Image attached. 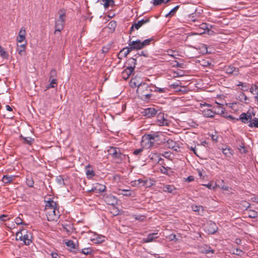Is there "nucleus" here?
Here are the masks:
<instances>
[{
    "label": "nucleus",
    "mask_w": 258,
    "mask_h": 258,
    "mask_svg": "<svg viewBox=\"0 0 258 258\" xmlns=\"http://www.w3.org/2000/svg\"><path fill=\"white\" fill-rule=\"evenodd\" d=\"M152 91H153L152 85L150 86L144 82H142L138 85L137 93L142 99H149L152 96L151 92Z\"/></svg>",
    "instance_id": "nucleus-1"
},
{
    "label": "nucleus",
    "mask_w": 258,
    "mask_h": 258,
    "mask_svg": "<svg viewBox=\"0 0 258 258\" xmlns=\"http://www.w3.org/2000/svg\"><path fill=\"white\" fill-rule=\"evenodd\" d=\"M153 40L152 38L147 39L143 41L138 39L135 41H129L128 46L132 50H139L144 48L145 46L150 45L151 42Z\"/></svg>",
    "instance_id": "nucleus-2"
},
{
    "label": "nucleus",
    "mask_w": 258,
    "mask_h": 258,
    "mask_svg": "<svg viewBox=\"0 0 258 258\" xmlns=\"http://www.w3.org/2000/svg\"><path fill=\"white\" fill-rule=\"evenodd\" d=\"M121 150L119 148L110 147L108 150V152L109 155L112 156L116 162L120 163L125 157V155L122 154Z\"/></svg>",
    "instance_id": "nucleus-3"
},
{
    "label": "nucleus",
    "mask_w": 258,
    "mask_h": 258,
    "mask_svg": "<svg viewBox=\"0 0 258 258\" xmlns=\"http://www.w3.org/2000/svg\"><path fill=\"white\" fill-rule=\"evenodd\" d=\"M59 18L56 20L55 24V30L54 33L57 32H60L63 28L65 23V11L63 10H60L58 11Z\"/></svg>",
    "instance_id": "nucleus-4"
},
{
    "label": "nucleus",
    "mask_w": 258,
    "mask_h": 258,
    "mask_svg": "<svg viewBox=\"0 0 258 258\" xmlns=\"http://www.w3.org/2000/svg\"><path fill=\"white\" fill-rule=\"evenodd\" d=\"M160 135H162V134L158 132H155L149 134H145L143 136V139L144 141L146 140H148V148H150L154 145L155 142L160 141Z\"/></svg>",
    "instance_id": "nucleus-5"
},
{
    "label": "nucleus",
    "mask_w": 258,
    "mask_h": 258,
    "mask_svg": "<svg viewBox=\"0 0 258 258\" xmlns=\"http://www.w3.org/2000/svg\"><path fill=\"white\" fill-rule=\"evenodd\" d=\"M45 212L48 221H56L59 218L60 213L58 211V209L54 208V209H52L48 208H45Z\"/></svg>",
    "instance_id": "nucleus-6"
},
{
    "label": "nucleus",
    "mask_w": 258,
    "mask_h": 258,
    "mask_svg": "<svg viewBox=\"0 0 258 258\" xmlns=\"http://www.w3.org/2000/svg\"><path fill=\"white\" fill-rule=\"evenodd\" d=\"M103 199L104 201L107 204L114 206L117 204L116 198L111 194H105L103 195Z\"/></svg>",
    "instance_id": "nucleus-7"
},
{
    "label": "nucleus",
    "mask_w": 258,
    "mask_h": 258,
    "mask_svg": "<svg viewBox=\"0 0 258 258\" xmlns=\"http://www.w3.org/2000/svg\"><path fill=\"white\" fill-rule=\"evenodd\" d=\"M157 122L159 126H168L169 122L164 117V114L160 112L157 116Z\"/></svg>",
    "instance_id": "nucleus-8"
},
{
    "label": "nucleus",
    "mask_w": 258,
    "mask_h": 258,
    "mask_svg": "<svg viewBox=\"0 0 258 258\" xmlns=\"http://www.w3.org/2000/svg\"><path fill=\"white\" fill-rule=\"evenodd\" d=\"M137 62L136 57H132L127 59L125 63V67L126 69L129 70L128 72H133L134 71L136 64Z\"/></svg>",
    "instance_id": "nucleus-9"
},
{
    "label": "nucleus",
    "mask_w": 258,
    "mask_h": 258,
    "mask_svg": "<svg viewBox=\"0 0 258 258\" xmlns=\"http://www.w3.org/2000/svg\"><path fill=\"white\" fill-rule=\"evenodd\" d=\"M252 118L251 115L250 113H242L239 116V118L236 119V121L239 120H241L242 122L246 123L249 122L250 123V120Z\"/></svg>",
    "instance_id": "nucleus-10"
},
{
    "label": "nucleus",
    "mask_w": 258,
    "mask_h": 258,
    "mask_svg": "<svg viewBox=\"0 0 258 258\" xmlns=\"http://www.w3.org/2000/svg\"><path fill=\"white\" fill-rule=\"evenodd\" d=\"M164 144L165 146L167 147L172 149L174 151H177L179 148V146L177 145V144L173 140L171 139H168L167 140H164Z\"/></svg>",
    "instance_id": "nucleus-11"
},
{
    "label": "nucleus",
    "mask_w": 258,
    "mask_h": 258,
    "mask_svg": "<svg viewBox=\"0 0 258 258\" xmlns=\"http://www.w3.org/2000/svg\"><path fill=\"white\" fill-rule=\"evenodd\" d=\"M144 116L147 118L154 116L157 113V110L154 108H148L145 109L143 112Z\"/></svg>",
    "instance_id": "nucleus-12"
},
{
    "label": "nucleus",
    "mask_w": 258,
    "mask_h": 258,
    "mask_svg": "<svg viewBox=\"0 0 258 258\" xmlns=\"http://www.w3.org/2000/svg\"><path fill=\"white\" fill-rule=\"evenodd\" d=\"M22 241L25 245H30L32 242V236L31 233L26 231V233L24 234L23 236Z\"/></svg>",
    "instance_id": "nucleus-13"
},
{
    "label": "nucleus",
    "mask_w": 258,
    "mask_h": 258,
    "mask_svg": "<svg viewBox=\"0 0 258 258\" xmlns=\"http://www.w3.org/2000/svg\"><path fill=\"white\" fill-rule=\"evenodd\" d=\"M26 31L24 27H22L19 32L18 36L17 38V41L19 43H21L26 39Z\"/></svg>",
    "instance_id": "nucleus-14"
},
{
    "label": "nucleus",
    "mask_w": 258,
    "mask_h": 258,
    "mask_svg": "<svg viewBox=\"0 0 258 258\" xmlns=\"http://www.w3.org/2000/svg\"><path fill=\"white\" fill-rule=\"evenodd\" d=\"M218 229V227L214 222L210 221L207 226V230L209 234L215 233Z\"/></svg>",
    "instance_id": "nucleus-15"
},
{
    "label": "nucleus",
    "mask_w": 258,
    "mask_h": 258,
    "mask_svg": "<svg viewBox=\"0 0 258 258\" xmlns=\"http://www.w3.org/2000/svg\"><path fill=\"white\" fill-rule=\"evenodd\" d=\"M226 73L229 74H233L234 75H237L239 73V70L232 66H229L225 68Z\"/></svg>",
    "instance_id": "nucleus-16"
},
{
    "label": "nucleus",
    "mask_w": 258,
    "mask_h": 258,
    "mask_svg": "<svg viewBox=\"0 0 258 258\" xmlns=\"http://www.w3.org/2000/svg\"><path fill=\"white\" fill-rule=\"evenodd\" d=\"M202 111V114L206 117H213L215 115L214 110H212L209 108H203Z\"/></svg>",
    "instance_id": "nucleus-17"
},
{
    "label": "nucleus",
    "mask_w": 258,
    "mask_h": 258,
    "mask_svg": "<svg viewBox=\"0 0 258 258\" xmlns=\"http://www.w3.org/2000/svg\"><path fill=\"white\" fill-rule=\"evenodd\" d=\"M191 209L193 211L197 212L200 215L203 216L205 212L204 208L202 206H197L193 205L191 206Z\"/></svg>",
    "instance_id": "nucleus-18"
},
{
    "label": "nucleus",
    "mask_w": 258,
    "mask_h": 258,
    "mask_svg": "<svg viewBox=\"0 0 258 258\" xmlns=\"http://www.w3.org/2000/svg\"><path fill=\"white\" fill-rule=\"evenodd\" d=\"M157 233H153L149 234L147 238H144L142 240L143 242L148 243L153 241L154 239H156L158 236H157Z\"/></svg>",
    "instance_id": "nucleus-19"
},
{
    "label": "nucleus",
    "mask_w": 258,
    "mask_h": 258,
    "mask_svg": "<svg viewBox=\"0 0 258 258\" xmlns=\"http://www.w3.org/2000/svg\"><path fill=\"white\" fill-rule=\"evenodd\" d=\"M199 251L201 253H209L210 252L212 253H214V250L211 249V248L210 246L207 245H205L204 246H201L199 248Z\"/></svg>",
    "instance_id": "nucleus-20"
},
{
    "label": "nucleus",
    "mask_w": 258,
    "mask_h": 258,
    "mask_svg": "<svg viewBox=\"0 0 258 258\" xmlns=\"http://www.w3.org/2000/svg\"><path fill=\"white\" fill-rule=\"evenodd\" d=\"M58 204L56 203L55 202L53 201L51 199H49L46 203L45 205V208H48L49 209H58Z\"/></svg>",
    "instance_id": "nucleus-21"
},
{
    "label": "nucleus",
    "mask_w": 258,
    "mask_h": 258,
    "mask_svg": "<svg viewBox=\"0 0 258 258\" xmlns=\"http://www.w3.org/2000/svg\"><path fill=\"white\" fill-rule=\"evenodd\" d=\"M214 109V114H217L221 115L224 114V111H226L225 109L222 106H221L219 104L217 105L216 106H215Z\"/></svg>",
    "instance_id": "nucleus-22"
},
{
    "label": "nucleus",
    "mask_w": 258,
    "mask_h": 258,
    "mask_svg": "<svg viewBox=\"0 0 258 258\" xmlns=\"http://www.w3.org/2000/svg\"><path fill=\"white\" fill-rule=\"evenodd\" d=\"M86 175L88 178H92L95 175L94 171L90 164H88L87 166H86Z\"/></svg>",
    "instance_id": "nucleus-23"
},
{
    "label": "nucleus",
    "mask_w": 258,
    "mask_h": 258,
    "mask_svg": "<svg viewBox=\"0 0 258 258\" xmlns=\"http://www.w3.org/2000/svg\"><path fill=\"white\" fill-rule=\"evenodd\" d=\"M26 43L22 44H17V51L20 55L25 54Z\"/></svg>",
    "instance_id": "nucleus-24"
},
{
    "label": "nucleus",
    "mask_w": 258,
    "mask_h": 258,
    "mask_svg": "<svg viewBox=\"0 0 258 258\" xmlns=\"http://www.w3.org/2000/svg\"><path fill=\"white\" fill-rule=\"evenodd\" d=\"M15 179V176H9L8 175H4L3 177L2 181L5 183H9Z\"/></svg>",
    "instance_id": "nucleus-25"
},
{
    "label": "nucleus",
    "mask_w": 258,
    "mask_h": 258,
    "mask_svg": "<svg viewBox=\"0 0 258 258\" xmlns=\"http://www.w3.org/2000/svg\"><path fill=\"white\" fill-rule=\"evenodd\" d=\"M116 27V22L115 21H110L107 25V28L110 30V32H113Z\"/></svg>",
    "instance_id": "nucleus-26"
},
{
    "label": "nucleus",
    "mask_w": 258,
    "mask_h": 258,
    "mask_svg": "<svg viewBox=\"0 0 258 258\" xmlns=\"http://www.w3.org/2000/svg\"><path fill=\"white\" fill-rule=\"evenodd\" d=\"M100 1L103 3L102 4L105 9L108 8L109 6H113L114 3L113 0H100Z\"/></svg>",
    "instance_id": "nucleus-27"
},
{
    "label": "nucleus",
    "mask_w": 258,
    "mask_h": 258,
    "mask_svg": "<svg viewBox=\"0 0 258 258\" xmlns=\"http://www.w3.org/2000/svg\"><path fill=\"white\" fill-rule=\"evenodd\" d=\"M118 195H121L126 197H130L132 195V194L130 191V190L128 189H118Z\"/></svg>",
    "instance_id": "nucleus-28"
},
{
    "label": "nucleus",
    "mask_w": 258,
    "mask_h": 258,
    "mask_svg": "<svg viewBox=\"0 0 258 258\" xmlns=\"http://www.w3.org/2000/svg\"><path fill=\"white\" fill-rule=\"evenodd\" d=\"M239 100L243 103H248L247 100H249L248 98L245 95V94L241 92L238 96Z\"/></svg>",
    "instance_id": "nucleus-29"
},
{
    "label": "nucleus",
    "mask_w": 258,
    "mask_h": 258,
    "mask_svg": "<svg viewBox=\"0 0 258 258\" xmlns=\"http://www.w3.org/2000/svg\"><path fill=\"white\" fill-rule=\"evenodd\" d=\"M50 83L46 87V89H49L51 88H54L57 85L56 79H49Z\"/></svg>",
    "instance_id": "nucleus-30"
},
{
    "label": "nucleus",
    "mask_w": 258,
    "mask_h": 258,
    "mask_svg": "<svg viewBox=\"0 0 258 258\" xmlns=\"http://www.w3.org/2000/svg\"><path fill=\"white\" fill-rule=\"evenodd\" d=\"M142 26V25H141V24L140 23L139 21H138L137 23H134L132 26H131V28H130V33H131L132 32V31H134V29H136V30H138Z\"/></svg>",
    "instance_id": "nucleus-31"
},
{
    "label": "nucleus",
    "mask_w": 258,
    "mask_h": 258,
    "mask_svg": "<svg viewBox=\"0 0 258 258\" xmlns=\"http://www.w3.org/2000/svg\"><path fill=\"white\" fill-rule=\"evenodd\" d=\"M249 126L252 127H258V118L254 117V118H251L250 123L249 124Z\"/></svg>",
    "instance_id": "nucleus-32"
},
{
    "label": "nucleus",
    "mask_w": 258,
    "mask_h": 258,
    "mask_svg": "<svg viewBox=\"0 0 258 258\" xmlns=\"http://www.w3.org/2000/svg\"><path fill=\"white\" fill-rule=\"evenodd\" d=\"M0 55L1 56L5 59H8L9 54L7 51H6L3 47L0 46Z\"/></svg>",
    "instance_id": "nucleus-33"
},
{
    "label": "nucleus",
    "mask_w": 258,
    "mask_h": 258,
    "mask_svg": "<svg viewBox=\"0 0 258 258\" xmlns=\"http://www.w3.org/2000/svg\"><path fill=\"white\" fill-rule=\"evenodd\" d=\"M128 71H129V70H128L127 69H126L122 72V74H121L122 77L125 80L127 79L129 77V76L132 74V73L133 72H131V71H130V72H128Z\"/></svg>",
    "instance_id": "nucleus-34"
},
{
    "label": "nucleus",
    "mask_w": 258,
    "mask_h": 258,
    "mask_svg": "<svg viewBox=\"0 0 258 258\" xmlns=\"http://www.w3.org/2000/svg\"><path fill=\"white\" fill-rule=\"evenodd\" d=\"M140 56H144L146 57H148L149 56V53L147 50H143L141 51L140 52H138L137 54H136L134 55V57H136L137 58Z\"/></svg>",
    "instance_id": "nucleus-35"
},
{
    "label": "nucleus",
    "mask_w": 258,
    "mask_h": 258,
    "mask_svg": "<svg viewBox=\"0 0 258 258\" xmlns=\"http://www.w3.org/2000/svg\"><path fill=\"white\" fill-rule=\"evenodd\" d=\"M168 2L167 0H153L152 4L154 6H158L162 4H166Z\"/></svg>",
    "instance_id": "nucleus-36"
},
{
    "label": "nucleus",
    "mask_w": 258,
    "mask_h": 258,
    "mask_svg": "<svg viewBox=\"0 0 258 258\" xmlns=\"http://www.w3.org/2000/svg\"><path fill=\"white\" fill-rule=\"evenodd\" d=\"M152 88L153 89V91L158 92L159 93H165L168 91V89L166 88H159L154 85H152Z\"/></svg>",
    "instance_id": "nucleus-37"
},
{
    "label": "nucleus",
    "mask_w": 258,
    "mask_h": 258,
    "mask_svg": "<svg viewBox=\"0 0 258 258\" xmlns=\"http://www.w3.org/2000/svg\"><path fill=\"white\" fill-rule=\"evenodd\" d=\"M20 137L24 140V143L25 144H27L29 145H32L34 141V139L31 137H23L22 135L20 136Z\"/></svg>",
    "instance_id": "nucleus-38"
},
{
    "label": "nucleus",
    "mask_w": 258,
    "mask_h": 258,
    "mask_svg": "<svg viewBox=\"0 0 258 258\" xmlns=\"http://www.w3.org/2000/svg\"><path fill=\"white\" fill-rule=\"evenodd\" d=\"M163 189L164 191L171 193L175 189V188L173 185H166L164 186Z\"/></svg>",
    "instance_id": "nucleus-39"
},
{
    "label": "nucleus",
    "mask_w": 258,
    "mask_h": 258,
    "mask_svg": "<svg viewBox=\"0 0 258 258\" xmlns=\"http://www.w3.org/2000/svg\"><path fill=\"white\" fill-rule=\"evenodd\" d=\"M179 8V6H177L175 7L173 9H172L168 14L165 15L166 17H171L173 16L177 10Z\"/></svg>",
    "instance_id": "nucleus-40"
},
{
    "label": "nucleus",
    "mask_w": 258,
    "mask_h": 258,
    "mask_svg": "<svg viewBox=\"0 0 258 258\" xmlns=\"http://www.w3.org/2000/svg\"><path fill=\"white\" fill-rule=\"evenodd\" d=\"M66 244L70 248V250H72L73 249H75L76 248L75 244L74 243V241L71 240L67 241L66 242Z\"/></svg>",
    "instance_id": "nucleus-41"
},
{
    "label": "nucleus",
    "mask_w": 258,
    "mask_h": 258,
    "mask_svg": "<svg viewBox=\"0 0 258 258\" xmlns=\"http://www.w3.org/2000/svg\"><path fill=\"white\" fill-rule=\"evenodd\" d=\"M26 184L27 185L30 187H33V185H34V181L33 180V178L31 177H28L27 178H26Z\"/></svg>",
    "instance_id": "nucleus-42"
},
{
    "label": "nucleus",
    "mask_w": 258,
    "mask_h": 258,
    "mask_svg": "<svg viewBox=\"0 0 258 258\" xmlns=\"http://www.w3.org/2000/svg\"><path fill=\"white\" fill-rule=\"evenodd\" d=\"M57 73L55 69H53L51 70L49 75V79H56Z\"/></svg>",
    "instance_id": "nucleus-43"
},
{
    "label": "nucleus",
    "mask_w": 258,
    "mask_h": 258,
    "mask_svg": "<svg viewBox=\"0 0 258 258\" xmlns=\"http://www.w3.org/2000/svg\"><path fill=\"white\" fill-rule=\"evenodd\" d=\"M56 181L60 185H64L65 183L64 182V179L62 176H58L56 177Z\"/></svg>",
    "instance_id": "nucleus-44"
},
{
    "label": "nucleus",
    "mask_w": 258,
    "mask_h": 258,
    "mask_svg": "<svg viewBox=\"0 0 258 258\" xmlns=\"http://www.w3.org/2000/svg\"><path fill=\"white\" fill-rule=\"evenodd\" d=\"M153 180H145L143 186L147 187H150L153 185Z\"/></svg>",
    "instance_id": "nucleus-45"
},
{
    "label": "nucleus",
    "mask_w": 258,
    "mask_h": 258,
    "mask_svg": "<svg viewBox=\"0 0 258 258\" xmlns=\"http://www.w3.org/2000/svg\"><path fill=\"white\" fill-rule=\"evenodd\" d=\"M24 230H22V231H20L16 233V240H20L21 241H22L23 240V236L24 234H23L22 231H23Z\"/></svg>",
    "instance_id": "nucleus-46"
},
{
    "label": "nucleus",
    "mask_w": 258,
    "mask_h": 258,
    "mask_svg": "<svg viewBox=\"0 0 258 258\" xmlns=\"http://www.w3.org/2000/svg\"><path fill=\"white\" fill-rule=\"evenodd\" d=\"M92 252V250L90 248H86L82 249L81 252L84 254H90Z\"/></svg>",
    "instance_id": "nucleus-47"
},
{
    "label": "nucleus",
    "mask_w": 258,
    "mask_h": 258,
    "mask_svg": "<svg viewBox=\"0 0 258 258\" xmlns=\"http://www.w3.org/2000/svg\"><path fill=\"white\" fill-rule=\"evenodd\" d=\"M258 216L257 213L253 210H251L249 211V213L248 215V217L251 218H255L257 217Z\"/></svg>",
    "instance_id": "nucleus-48"
},
{
    "label": "nucleus",
    "mask_w": 258,
    "mask_h": 258,
    "mask_svg": "<svg viewBox=\"0 0 258 258\" xmlns=\"http://www.w3.org/2000/svg\"><path fill=\"white\" fill-rule=\"evenodd\" d=\"M232 253L239 256H241L242 254H243V252L240 249L236 248L233 250Z\"/></svg>",
    "instance_id": "nucleus-49"
},
{
    "label": "nucleus",
    "mask_w": 258,
    "mask_h": 258,
    "mask_svg": "<svg viewBox=\"0 0 258 258\" xmlns=\"http://www.w3.org/2000/svg\"><path fill=\"white\" fill-rule=\"evenodd\" d=\"M15 222L17 225H26L23 222L21 218L19 216L15 219Z\"/></svg>",
    "instance_id": "nucleus-50"
},
{
    "label": "nucleus",
    "mask_w": 258,
    "mask_h": 258,
    "mask_svg": "<svg viewBox=\"0 0 258 258\" xmlns=\"http://www.w3.org/2000/svg\"><path fill=\"white\" fill-rule=\"evenodd\" d=\"M132 50L130 49V47H127L126 48H123L121 51H120V53L124 52V56H126Z\"/></svg>",
    "instance_id": "nucleus-51"
},
{
    "label": "nucleus",
    "mask_w": 258,
    "mask_h": 258,
    "mask_svg": "<svg viewBox=\"0 0 258 258\" xmlns=\"http://www.w3.org/2000/svg\"><path fill=\"white\" fill-rule=\"evenodd\" d=\"M231 149H223V153L224 154H225V155L227 156H230V155H231Z\"/></svg>",
    "instance_id": "nucleus-52"
},
{
    "label": "nucleus",
    "mask_w": 258,
    "mask_h": 258,
    "mask_svg": "<svg viewBox=\"0 0 258 258\" xmlns=\"http://www.w3.org/2000/svg\"><path fill=\"white\" fill-rule=\"evenodd\" d=\"M139 21L141 24V25L143 26V25L149 23L150 21V18H146L143 19Z\"/></svg>",
    "instance_id": "nucleus-53"
},
{
    "label": "nucleus",
    "mask_w": 258,
    "mask_h": 258,
    "mask_svg": "<svg viewBox=\"0 0 258 258\" xmlns=\"http://www.w3.org/2000/svg\"><path fill=\"white\" fill-rule=\"evenodd\" d=\"M255 91H258V86L256 85H252L250 89V92L254 94L253 92Z\"/></svg>",
    "instance_id": "nucleus-54"
},
{
    "label": "nucleus",
    "mask_w": 258,
    "mask_h": 258,
    "mask_svg": "<svg viewBox=\"0 0 258 258\" xmlns=\"http://www.w3.org/2000/svg\"><path fill=\"white\" fill-rule=\"evenodd\" d=\"M143 148L136 149L133 152V154L135 155H140L141 154V153L143 152Z\"/></svg>",
    "instance_id": "nucleus-55"
},
{
    "label": "nucleus",
    "mask_w": 258,
    "mask_h": 258,
    "mask_svg": "<svg viewBox=\"0 0 258 258\" xmlns=\"http://www.w3.org/2000/svg\"><path fill=\"white\" fill-rule=\"evenodd\" d=\"M239 149L241 153H245L246 152V150L245 149L244 145L243 143H241L240 145H239Z\"/></svg>",
    "instance_id": "nucleus-56"
},
{
    "label": "nucleus",
    "mask_w": 258,
    "mask_h": 258,
    "mask_svg": "<svg viewBox=\"0 0 258 258\" xmlns=\"http://www.w3.org/2000/svg\"><path fill=\"white\" fill-rule=\"evenodd\" d=\"M170 87L173 89H176L179 87V84L178 83H175L170 85Z\"/></svg>",
    "instance_id": "nucleus-57"
},
{
    "label": "nucleus",
    "mask_w": 258,
    "mask_h": 258,
    "mask_svg": "<svg viewBox=\"0 0 258 258\" xmlns=\"http://www.w3.org/2000/svg\"><path fill=\"white\" fill-rule=\"evenodd\" d=\"M160 170L162 173H164V174H165L167 175L168 174V170L165 167L162 166V168H161Z\"/></svg>",
    "instance_id": "nucleus-58"
},
{
    "label": "nucleus",
    "mask_w": 258,
    "mask_h": 258,
    "mask_svg": "<svg viewBox=\"0 0 258 258\" xmlns=\"http://www.w3.org/2000/svg\"><path fill=\"white\" fill-rule=\"evenodd\" d=\"M137 182L139 183V186H142L144 185V182H145V180H142V179H139L138 180H137Z\"/></svg>",
    "instance_id": "nucleus-59"
},
{
    "label": "nucleus",
    "mask_w": 258,
    "mask_h": 258,
    "mask_svg": "<svg viewBox=\"0 0 258 258\" xmlns=\"http://www.w3.org/2000/svg\"><path fill=\"white\" fill-rule=\"evenodd\" d=\"M51 255L53 258H60V256L56 252H52Z\"/></svg>",
    "instance_id": "nucleus-60"
},
{
    "label": "nucleus",
    "mask_w": 258,
    "mask_h": 258,
    "mask_svg": "<svg viewBox=\"0 0 258 258\" xmlns=\"http://www.w3.org/2000/svg\"><path fill=\"white\" fill-rule=\"evenodd\" d=\"M202 48L203 49V52L204 53H207V46L205 44H202Z\"/></svg>",
    "instance_id": "nucleus-61"
},
{
    "label": "nucleus",
    "mask_w": 258,
    "mask_h": 258,
    "mask_svg": "<svg viewBox=\"0 0 258 258\" xmlns=\"http://www.w3.org/2000/svg\"><path fill=\"white\" fill-rule=\"evenodd\" d=\"M194 180V177L193 176H188L186 179V181H188V182H190V181H192Z\"/></svg>",
    "instance_id": "nucleus-62"
},
{
    "label": "nucleus",
    "mask_w": 258,
    "mask_h": 258,
    "mask_svg": "<svg viewBox=\"0 0 258 258\" xmlns=\"http://www.w3.org/2000/svg\"><path fill=\"white\" fill-rule=\"evenodd\" d=\"M132 185L134 186H140L139 183L137 182V180L132 182Z\"/></svg>",
    "instance_id": "nucleus-63"
},
{
    "label": "nucleus",
    "mask_w": 258,
    "mask_h": 258,
    "mask_svg": "<svg viewBox=\"0 0 258 258\" xmlns=\"http://www.w3.org/2000/svg\"><path fill=\"white\" fill-rule=\"evenodd\" d=\"M108 50H109V48L106 46L103 47L102 49L103 53L107 52L108 51Z\"/></svg>",
    "instance_id": "nucleus-64"
}]
</instances>
